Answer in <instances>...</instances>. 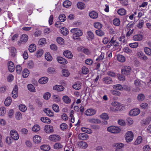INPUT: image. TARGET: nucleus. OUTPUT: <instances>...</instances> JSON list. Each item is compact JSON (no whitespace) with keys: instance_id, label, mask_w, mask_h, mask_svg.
Masks as SVG:
<instances>
[{"instance_id":"nucleus-1","label":"nucleus","mask_w":151,"mask_h":151,"mask_svg":"<svg viewBox=\"0 0 151 151\" xmlns=\"http://www.w3.org/2000/svg\"><path fill=\"white\" fill-rule=\"evenodd\" d=\"M70 32L73 34V38L74 39H78L79 37L83 35L82 31L77 28H74L70 30Z\"/></svg>"},{"instance_id":"nucleus-2","label":"nucleus","mask_w":151,"mask_h":151,"mask_svg":"<svg viewBox=\"0 0 151 151\" xmlns=\"http://www.w3.org/2000/svg\"><path fill=\"white\" fill-rule=\"evenodd\" d=\"M125 136L126 142H130L132 141L133 139L134 134L132 132L129 131L126 133Z\"/></svg>"},{"instance_id":"nucleus-3","label":"nucleus","mask_w":151,"mask_h":151,"mask_svg":"<svg viewBox=\"0 0 151 151\" xmlns=\"http://www.w3.org/2000/svg\"><path fill=\"white\" fill-rule=\"evenodd\" d=\"M107 130L113 133H118L120 132L121 130L117 127L111 126L108 127Z\"/></svg>"},{"instance_id":"nucleus-4","label":"nucleus","mask_w":151,"mask_h":151,"mask_svg":"<svg viewBox=\"0 0 151 151\" xmlns=\"http://www.w3.org/2000/svg\"><path fill=\"white\" fill-rule=\"evenodd\" d=\"M28 39V37L27 35L23 34L20 37V40L17 42L18 45H20L22 43H25L27 41Z\"/></svg>"},{"instance_id":"nucleus-5","label":"nucleus","mask_w":151,"mask_h":151,"mask_svg":"<svg viewBox=\"0 0 151 151\" xmlns=\"http://www.w3.org/2000/svg\"><path fill=\"white\" fill-rule=\"evenodd\" d=\"M131 70L132 69L130 66H125L122 69L121 72L122 74L128 75L129 74Z\"/></svg>"},{"instance_id":"nucleus-6","label":"nucleus","mask_w":151,"mask_h":151,"mask_svg":"<svg viewBox=\"0 0 151 151\" xmlns=\"http://www.w3.org/2000/svg\"><path fill=\"white\" fill-rule=\"evenodd\" d=\"M10 134L11 137L14 140H17L19 139V135L16 130L14 129L11 130L10 132Z\"/></svg>"},{"instance_id":"nucleus-7","label":"nucleus","mask_w":151,"mask_h":151,"mask_svg":"<svg viewBox=\"0 0 151 151\" xmlns=\"http://www.w3.org/2000/svg\"><path fill=\"white\" fill-rule=\"evenodd\" d=\"M96 111L93 109H87L85 112V114L88 116H91L96 114Z\"/></svg>"},{"instance_id":"nucleus-8","label":"nucleus","mask_w":151,"mask_h":151,"mask_svg":"<svg viewBox=\"0 0 151 151\" xmlns=\"http://www.w3.org/2000/svg\"><path fill=\"white\" fill-rule=\"evenodd\" d=\"M140 112V110L138 108L132 109L129 113V114L131 116H135L138 115Z\"/></svg>"},{"instance_id":"nucleus-9","label":"nucleus","mask_w":151,"mask_h":151,"mask_svg":"<svg viewBox=\"0 0 151 151\" xmlns=\"http://www.w3.org/2000/svg\"><path fill=\"white\" fill-rule=\"evenodd\" d=\"M18 86L17 85H15L12 93V96L13 98L16 99L18 96Z\"/></svg>"},{"instance_id":"nucleus-10","label":"nucleus","mask_w":151,"mask_h":151,"mask_svg":"<svg viewBox=\"0 0 151 151\" xmlns=\"http://www.w3.org/2000/svg\"><path fill=\"white\" fill-rule=\"evenodd\" d=\"M49 139L52 141L56 142L60 140V136L57 135H52L49 137Z\"/></svg>"},{"instance_id":"nucleus-11","label":"nucleus","mask_w":151,"mask_h":151,"mask_svg":"<svg viewBox=\"0 0 151 151\" xmlns=\"http://www.w3.org/2000/svg\"><path fill=\"white\" fill-rule=\"evenodd\" d=\"M45 131L47 133H50L53 132V127L50 125H47L45 127Z\"/></svg>"},{"instance_id":"nucleus-12","label":"nucleus","mask_w":151,"mask_h":151,"mask_svg":"<svg viewBox=\"0 0 151 151\" xmlns=\"http://www.w3.org/2000/svg\"><path fill=\"white\" fill-rule=\"evenodd\" d=\"M119 45L118 42H116V40L114 39V37H113L111 39V40L109 42L108 46L109 47L113 45L115 47L118 46Z\"/></svg>"},{"instance_id":"nucleus-13","label":"nucleus","mask_w":151,"mask_h":151,"mask_svg":"<svg viewBox=\"0 0 151 151\" xmlns=\"http://www.w3.org/2000/svg\"><path fill=\"white\" fill-rule=\"evenodd\" d=\"M7 64L9 71L11 72H13L15 70V66L14 63L12 61H9Z\"/></svg>"},{"instance_id":"nucleus-14","label":"nucleus","mask_w":151,"mask_h":151,"mask_svg":"<svg viewBox=\"0 0 151 151\" xmlns=\"http://www.w3.org/2000/svg\"><path fill=\"white\" fill-rule=\"evenodd\" d=\"M78 137L80 139L84 140L88 139V136L86 133H80L78 134Z\"/></svg>"},{"instance_id":"nucleus-15","label":"nucleus","mask_w":151,"mask_h":151,"mask_svg":"<svg viewBox=\"0 0 151 151\" xmlns=\"http://www.w3.org/2000/svg\"><path fill=\"white\" fill-rule=\"evenodd\" d=\"M57 60L59 63L63 65H65L68 63L65 59L62 57L60 56L57 57Z\"/></svg>"},{"instance_id":"nucleus-16","label":"nucleus","mask_w":151,"mask_h":151,"mask_svg":"<svg viewBox=\"0 0 151 151\" xmlns=\"http://www.w3.org/2000/svg\"><path fill=\"white\" fill-rule=\"evenodd\" d=\"M43 111L48 116L52 117L54 116V113L49 109L45 108Z\"/></svg>"},{"instance_id":"nucleus-17","label":"nucleus","mask_w":151,"mask_h":151,"mask_svg":"<svg viewBox=\"0 0 151 151\" xmlns=\"http://www.w3.org/2000/svg\"><path fill=\"white\" fill-rule=\"evenodd\" d=\"M63 54L66 57L69 59H71L73 57V55L72 52L68 50L64 51Z\"/></svg>"},{"instance_id":"nucleus-18","label":"nucleus","mask_w":151,"mask_h":151,"mask_svg":"<svg viewBox=\"0 0 151 151\" xmlns=\"http://www.w3.org/2000/svg\"><path fill=\"white\" fill-rule=\"evenodd\" d=\"M112 105L114 106L115 108V110H120L121 108V107L120 104L117 102H114L111 103Z\"/></svg>"},{"instance_id":"nucleus-19","label":"nucleus","mask_w":151,"mask_h":151,"mask_svg":"<svg viewBox=\"0 0 151 151\" xmlns=\"http://www.w3.org/2000/svg\"><path fill=\"white\" fill-rule=\"evenodd\" d=\"M103 81L104 83L107 84H110L112 82V80L111 78L109 77H106L104 78Z\"/></svg>"},{"instance_id":"nucleus-20","label":"nucleus","mask_w":151,"mask_h":151,"mask_svg":"<svg viewBox=\"0 0 151 151\" xmlns=\"http://www.w3.org/2000/svg\"><path fill=\"white\" fill-rule=\"evenodd\" d=\"M33 141L35 143H39L41 142V137L38 135L35 136L33 137Z\"/></svg>"},{"instance_id":"nucleus-21","label":"nucleus","mask_w":151,"mask_h":151,"mask_svg":"<svg viewBox=\"0 0 151 151\" xmlns=\"http://www.w3.org/2000/svg\"><path fill=\"white\" fill-rule=\"evenodd\" d=\"M143 38L142 35L140 34H137L134 35L133 37V40L135 41H141Z\"/></svg>"},{"instance_id":"nucleus-22","label":"nucleus","mask_w":151,"mask_h":151,"mask_svg":"<svg viewBox=\"0 0 151 151\" xmlns=\"http://www.w3.org/2000/svg\"><path fill=\"white\" fill-rule=\"evenodd\" d=\"M78 145L81 148H86L88 147L87 144L84 142L81 141L78 142Z\"/></svg>"},{"instance_id":"nucleus-23","label":"nucleus","mask_w":151,"mask_h":151,"mask_svg":"<svg viewBox=\"0 0 151 151\" xmlns=\"http://www.w3.org/2000/svg\"><path fill=\"white\" fill-rule=\"evenodd\" d=\"M48 78L47 77H43L40 78L39 80V82L41 84L46 83L48 81Z\"/></svg>"},{"instance_id":"nucleus-24","label":"nucleus","mask_w":151,"mask_h":151,"mask_svg":"<svg viewBox=\"0 0 151 151\" xmlns=\"http://www.w3.org/2000/svg\"><path fill=\"white\" fill-rule=\"evenodd\" d=\"M54 90H57L58 91H63L64 89V87L62 85H56L53 87Z\"/></svg>"},{"instance_id":"nucleus-25","label":"nucleus","mask_w":151,"mask_h":151,"mask_svg":"<svg viewBox=\"0 0 151 151\" xmlns=\"http://www.w3.org/2000/svg\"><path fill=\"white\" fill-rule=\"evenodd\" d=\"M87 38L89 40H91L94 38V36L93 33L90 30L87 31Z\"/></svg>"},{"instance_id":"nucleus-26","label":"nucleus","mask_w":151,"mask_h":151,"mask_svg":"<svg viewBox=\"0 0 151 151\" xmlns=\"http://www.w3.org/2000/svg\"><path fill=\"white\" fill-rule=\"evenodd\" d=\"M72 87L76 90H79L81 88V83L79 82H77L73 85Z\"/></svg>"},{"instance_id":"nucleus-27","label":"nucleus","mask_w":151,"mask_h":151,"mask_svg":"<svg viewBox=\"0 0 151 151\" xmlns=\"http://www.w3.org/2000/svg\"><path fill=\"white\" fill-rule=\"evenodd\" d=\"M63 102L66 104H69L71 101V99L67 96H64L63 97Z\"/></svg>"},{"instance_id":"nucleus-28","label":"nucleus","mask_w":151,"mask_h":151,"mask_svg":"<svg viewBox=\"0 0 151 151\" xmlns=\"http://www.w3.org/2000/svg\"><path fill=\"white\" fill-rule=\"evenodd\" d=\"M77 5L78 8L80 10L84 9L86 7L85 4L81 2H78L77 4Z\"/></svg>"},{"instance_id":"nucleus-29","label":"nucleus","mask_w":151,"mask_h":151,"mask_svg":"<svg viewBox=\"0 0 151 151\" xmlns=\"http://www.w3.org/2000/svg\"><path fill=\"white\" fill-rule=\"evenodd\" d=\"M89 15L91 18L93 19H96L98 16V13L94 11H92L90 12Z\"/></svg>"},{"instance_id":"nucleus-30","label":"nucleus","mask_w":151,"mask_h":151,"mask_svg":"<svg viewBox=\"0 0 151 151\" xmlns=\"http://www.w3.org/2000/svg\"><path fill=\"white\" fill-rule=\"evenodd\" d=\"M117 59L120 62H124L125 61V58L124 56L120 55H117Z\"/></svg>"},{"instance_id":"nucleus-31","label":"nucleus","mask_w":151,"mask_h":151,"mask_svg":"<svg viewBox=\"0 0 151 151\" xmlns=\"http://www.w3.org/2000/svg\"><path fill=\"white\" fill-rule=\"evenodd\" d=\"M12 99L10 97H8L4 101V104L6 106H9L12 102Z\"/></svg>"},{"instance_id":"nucleus-32","label":"nucleus","mask_w":151,"mask_h":151,"mask_svg":"<svg viewBox=\"0 0 151 151\" xmlns=\"http://www.w3.org/2000/svg\"><path fill=\"white\" fill-rule=\"evenodd\" d=\"M36 49V45L34 44H31L29 46V50L30 52H33Z\"/></svg>"},{"instance_id":"nucleus-33","label":"nucleus","mask_w":151,"mask_h":151,"mask_svg":"<svg viewBox=\"0 0 151 151\" xmlns=\"http://www.w3.org/2000/svg\"><path fill=\"white\" fill-rule=\"evenodd\" d=\"M114 89L116 90L122 91L123 90V86L120 84H117L113 86Z\"/></svg>"},{"instance_id":"nucleus-34","label":"nucleus","mask_w":151,"mask_h":151,"mask_svg":"<svg viewBox=\"0 0 151 151\" xmlns=\"http://www.w3.org/2000/svg\"><path fill=\"white\" fill-rule=\"evenodd\" d=\"M29 73L28 70L27 68L24 69L22 72V76L23 78H26L28 77Z\"/></svg>"},{"instance_id":"nucleus-35","label":"nucleus","mask_w":151,"mask_h":151,"mask_svg":"<svg viewBox=\"0 0 151 151\" xmlns=\"http://www.w3.org/2000/svg\"><path fill=\"white\" fill-rule=\"evenodd\" d=\"M41 149L45 151H48L50 149V147L49 145H43L41 146Z\"/></svg>"},{"instance_id":"nucleus-36","label":"nucleus","mask_w":151,"mask_h":151,"mask_svg":"<svg viewBox=\"0 0 151 151\" xmlns=\"http://www.w3.org/2000/svg\"><path fill=\"white\" fill-rule=\"evenodd\" d=\"M60 32L63 35L66 36L68 33V31L65 27H63L60 29Z\"/></svg>"},{"instance_id":"nucleus-37","label":"nucleus","mask_w":151,"mask_h":151,"mask_svg":"<svg viewBox=\"0 0 151 151\" xmlns=\"http://www.w3.org/2000/svg\"><path fill=\"white\" fill-rule=\"evenodd\" d=\"M63 6L66 8H68L71 5V2L69 0H65L63 3Z\"/></svg>"},{"instance_id":"nucleus-38","label":"nucleus","mask_w":151,"mask_h":151,"mask_svg":"<svg viewBox=\"0 0 151 151\" xmlns=\"http://www.w3.org/2000/svg\"><path fill=\"white\" fill-rule=\"evenodd\" d=\"M41 120L44 123L49 124L51 123V120L48 118L42 117H41Z\"/></svg>"},{"instance_id":"nucleus-39","label":"nucleus","mask_w":151,"mask_h":151,"mask_svg":"<svg viewBox=\"0 0 151 151\" xmlns=\"http://www.w3.org/2000/svg\"><path fill=\"white\" fill-rule=\"evenodd\" d=\"M27 88L30 92H34L35 91V87L32 84H28L27 85Z\"/></svg>"},{"instance_id":"nucleus-40","label":"nucleus","mask_w":151,"mask_h":151,"mask_svg":"<svg viewBox=\"0 0 151 151\" xmlns=\"http://www.w3.org/2000/svg\"><path fill=\"white\" fill-rule=\"evenodd\" d=\"M124 144L121 143H115L114 145V146L116 147V148L122 149L124 147Z\"/></svg>"},{"instance_id":"nucleus-41","label":"nucleus","mask_w":151,"mask_h":151,"mask_svg":"<svg viewBox=\"0 0 151 151\" xmlns=\"http://www.w3.org/2000/svg\"><path fill=\"white\" fill-rule=\"evenodd\" d=\"M137 98L139 101H141L145 99V96L143 93H140L138 95Z\"/></svg>"},{"instance_id":"nucleus-42","label":"nucleus","mask_w":151,"mask_h":151,"mask_svg":"<svg viewBox=\"0 0 151 151\" xmlns=\"http://www.w3.org/2000/svg\"><path fill=\"white\" fill-rule=\"evenodd\" d=\"M110 92L112 95L114 96H119L121 94L120 92L114 90H111Z\"/></svg>"},{"instance_id":"nucleus-43","label":"nucleus","mask_w":151,"mask_h":151,"mask_svg":"<svg viewBox=\"0 0 151 151\" xmlns=\"http://www.w3.org/2000/svg\"><path fill=\"white\" fill-rule=\"evenodd\" d=\"M15 68L17 73L19 74H21L22 72V68L21 66L19 65H17Z\"/></svg>"},{"instance_id":"nucleus-44","label":"nucleus","mask_w":151,"mask_h":151,"mask_svg":"<svg viewBox=\"0 0 151 151\" xmlns=\"http://www.w3.org/2000/svg\"><path fill=\"white\" fill-rule=\"evenodd\" d=\"M113 23L116 26H119L120 23V21L119 19L115 18L113 20Z\"/></svg>"},{"instance_id":"nucleus-45","label":"nucleus","mask_w":151,"mask_h":151,"mask_svg":"<svg viewBox=\"0 0 151 151\" xmlns=\"http://www.w3.org/2000/svg\"><path fill=\"white\" fill-rule=\"evenodd\" d=\"M40 129V126L38 124L34 125L32 129V131L34 132H37L39 131Z\"/></svg>"},{"instance_id":"nucleus-46","label":"nucleus","mask_w":151,"mask_h":151,"mask_svg":"<svg viewBox=\"0 0 151 151\" xmlns=\"http://www.w3.org/2000/svg\"><path fill=\"white\" fill-rule=\"evenodd\" d=\"M117 13L118 14L121 15H124L126 13V10L124 9H119L117 11Z\"/></svg>"},{"instance_id":"nucleus-47","label":"nucleus","mask_w":151,"mask_h":151,"mask_svg":"<svg viewBox=\"0 0 151 151\" xmlns=\"http://www.w3.org/2000/svg\"><path fill=\"white\" fill-rule=\"evenodd\" d=\"M19 107L20 110L23 112H25L27 110L26 106L24 104L19 105Z\"/></svg>"},{"instance_id":"nucleus-48","label":"nucleus","mask_w":151,"mask_h":151,"mask_svg":"<svg viewBox=\"0 0 151 151\" xmlns=\"http://www.w3.org/2000/svg\"><path fill=\"white\" fill-rule=\"evenodd\" d=\"M45 59L48 61H51L52 60V57L50 53H47L45 54Z\"/></svg>"},{"instance_id":"nucleus-49","label":"nucleus","mask_w":151,"mask_h":151,"mask_svg":"<svg viewBox=\"0 0 151 151\" xmlns=\"http://www.w3.org/2000/svg\"><path fill=\"white\" fill-rule=\"evenodd\" d=\"M54 147L55 149L58 150L62 148L63 145L60 143H56L54 145Z\"/></svg>"},{"instance_id":"nucleus-50","label":"nucleus","mask_w":151,"mask_h":151,"mask_svg":"<svg viewBox=\"0 0 151 151\" xmlns=\"http://www.w3.org/2000/svg\"><path fill=\"white\" fill-rule=\"evenodd\" d=\"M144 50L146 54L151 55V49L148 47H145L144 48Z\"/></svg>"},{"instance_id":"nucleus-51","label":"nucleus","mask_w":151,"mask_h":151,"mask_svg":"<svg viewBox=\"0 0 151 151\" xmlns=\"http://www.w3.org/2000/svg\"><path fill=\"white\" fill-rule=\"evenodd\" d=\"M52 107L53 110L56 112L59 111V108L58 106L56 104H54L52 106Z\"/></svg>"},{"instance_id":"nucleus-52","label":"nucleus","mask_w":151,"mask_h":151,"mask_svg":"<svg viewBox=\"0 0 151 151\" xmlns=\"http://www.w3.org/2000/svg\"><path fill=\"white\" fill-rule=\"evenodd\" d=\"M142 137L141 136L138 137L134 142L135 144L137 145L140 144L142 141Z\"/></svg>"},{"instance_id":"nucleus-53","label":"nucleus","mask_w":151,"mask_h":151,"mask_svg":"<svg viewBox=\"0 0 151 151\" xmlns=\"http://www.w3.org/2000/svg\"><path fill=\"white\" fill-rule=\"evenodd\" d=\"M6 113V109L4 107H1L0 108V115L4 116Z\"/></svg>"},{"instance_id":"nucleus-54","label":"nucleus","mask_w":151,"mask_h":151,"mask_svg":"<svg viewBox=\"0 0 151 151\" xmlns=\"http://www.w3.org/2000/svg\"><path fill=\"white\" fill-rule=\"evenodd\" d=\"M56 41L57 42L60 44L62 45L64 43V40L60 37H57Z\"/></svg>"},{"instance_id":"nucleus-55","label":"nucleus","mask_w":151,"mask_h":151,"mask_svg":"<svg viewBox=\"0 0 151 151\" xmlns=\"http://www.w3.org/2000/svg\"><path fill=\"white\" fill-rule=\"evenodd\" d=\"M59 19L60 22H63L65 21L66 18L65 15L62 14L59 16Z\"/></svg>"},{"instance_id":"nucleus-56","label":"nucleus","mask_w":151,"mask_h":151,"mask_svg":"<svg viewBox=\"0 0 151 151\" xmlns=\"http://www.w3.org/2000/svg\"><path fill=\"white\" fill-rule=\"evenodd\" d=\"M139 43L138 42H134L129 44V46L132 48H136L138 47Z\"/></svg>"},{"instance_id":"nucleus-57","label":"nucleus","mask_w":151,"mask_h":151,"mask_svg":"<svg viewBox=\"0 0 151 151\" xmlns=\"http://www.w3.org/2000/svg\"><path fill=\"white\" fill-rule=\"evenodd\" d=\"M82 72L84 74H86L89 72L88 68L86 66H83L82 68Z\"/></svg>"},{"instance_id":"nucleus-58","label":"nucleus","mask_w":151,"mask_h":151,"mask_svg":"<svg viewBox=\"0 0 151 151\" xmlns=\"http://www.w3.org/2000/svg\"><path fill=\"white\" fill-rule=\"evenodd\" d=\"M60 127L62 130H64L68 128V126L66 123H63L60 125Z\"/></svg>"},{"instance_id":"nucleus-59","label":"nucleus","mask_w":151,"mask_h":151,"mask_svg":"<svg viewBox=\"0 0 151 151\" xmlns=\"http://www.w3.org/2000/svg\"><path fill=\"white\" fill-rule=\"evenodd\" d=\"M81 130L83 132L88 134H91L92 132V131L91 129L86 128H81Z\"/></svg>"},{"instance_id":"nucleus-60","label":"nucleus","mask_w":151,"mask_h":151,"mask_svg":"<svg viewBox=\"0 0 151 151\" xmlns=\"http://www.w3.org/2000/svg\"><path fill=\"white\" fill-rule=\"evenodd\" d=\"M43 53V51L42 49H40L38 50L36 54V55L37 57L41 56Z\"/></svg>"},{"instance_id":"nucleus-61","label":"nucleus","mask_w":151,"mask_h":151,"mask_svg":"<svg viewBox=\"0 0 151 151\" xmlns=\"http://www.w3.org/2000/svg\"><path fill=\"white\" fill-rule=\"evenodd\" d=\"M94 27L96 28L99 29H101L102 27V25L99 22H95L94 24Z\"/></svg>"},{"instance_id":"nucleus-62","label":"nucleus","mask_w":151,"mask_h":151,"mask_svg":"<svg viewBox=\"0 0 151 151\" xmlns=\"http://www.w3.org/2000/svg\"><path fill=\"white\" fill-rule=\"evenodd\" d=\"M96 34L99 36H101L104 35V33L100 29H98L96 31Z\"/></svg>"},{"instance_id":"nucleus-63","label":"nucleus","mask_w":151,"mask_h":151,"mask_svg":"<svg viewBox=\"0 0 151 151\" xmlns=\"http://www.w3.org/2000/svg\"><path fill=\"white\" fill-rule=\"evenodd\" d=\"M15 117L17 120H20L22 118V114L19 112H17L15 114Z\"/></svg>"},{"instance_id":"nucleus-64","label":"nucleus","mask_w":151,"mask_h":151,"mask_svg":"<svg viewBox=\"0 0 151 151\" xmlns=\"http://www.w3.org/2000/svg\"><path fill=\"white\" fill-rule=\"evenodd\" d=\"M62 72L63 75L65 77H68L70 74V73L67 70L63 69L62 70Z\"/></svg>"}]
</instances>
